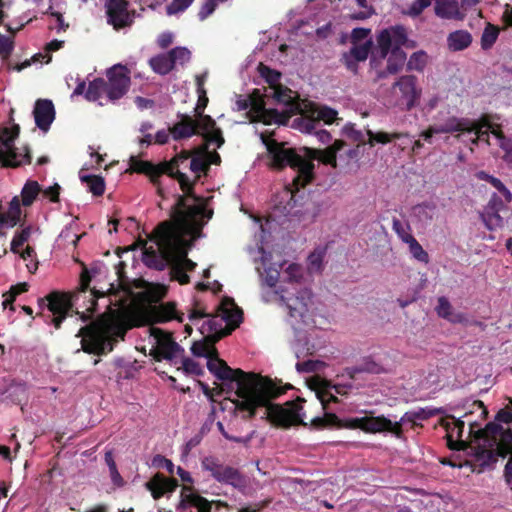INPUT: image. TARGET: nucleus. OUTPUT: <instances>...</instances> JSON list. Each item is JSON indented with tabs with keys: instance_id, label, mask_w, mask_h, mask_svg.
<instances>
[{
	"instance_id": "nucleus-19",
	"label": "nucleus",
	"mask_w": 512,
	"mask_h": 512,
	"mask_svg": "<svg viewBox=\"0 0 512 512\" xmlns=\"http://www.w3.org/2000/svg\"><path fill=\"white\" fill-rule=\"evenodd\" d=\"M45 299L48 302V310L53 314L52 323L56 329H59L62 321L72 309L71 299L67 294L57 291L51 292Z\"/></svg>"
},
{
	"instance_id": "nucleus-60",
	"label": "nucleus",
	"mask_w": 512,
	"mask_h": 512,
	"mask_svg": "<svg viewBox=\"0 0 512 512\" xmlns=\"http://www.w3.org/2000/svg\"><path fill=\"white\" fill-rule=\"evenodd\" d=\"M210 144L211 143H208L205 141L204 145L200 148V150H201L202 154L204 155V157L206 158L207 163H209V166L211 164L220 165L221 157H220L219 153L216 151H213V152L208 151V146Z\"/></svg>"
},
{
	"instance_id": "nucleus-34",
	"label": "nucleus",
	"mask_w": 512,
	"mask_h": 512,
	"mask_svg": "<svg viewBox=\"0 0 512 512\" xmlns=\"http://www.w3.org/2000/svg\"><path fill=\"white\" fill-rule=\"evenodd\" d=\"M326 333L314 328L305 341L306 352H317L326 347Z\"/></svg>"
},
{
	"instance_id": "nucleus-53",
	"label": "nucleus",
	"mask_w": 512,
	"mask_h": 512,
	"mask_svg": "<svg viewBox=\"0 0 512 512\" xmlns=\"http://www.w3.org/2000/svg\"><path fill=\"white\" fill-rule=\"evenodd\" d=\"M194 0H172L170 4L166 6L167 15H176L187 10Z\"/></svg>"
},
{
	"instance_id": "nucleus-4",
	"label": "nucleus",
	"mask_w": 512,
	"mask_h": 512,
	"mask_svg": "<svg viewBox=\"0 0 512 512\" xmlns=\"http://www.w3.org/2000/svg\"><path fill=\"white\" fill-rule=\"evenodd\" d=\"M261 140L270 156L271 167L277 170L290 167L297 171L293 179V185L297 191L314 180V160L331 165L333 168L337 167L336 153L330 147L323 150L310 147L287 148L286 143L278 142L265 133L261 134Z\"/></svg>"
},
{
	"instance_id": "nucleus-52",
	"label": "nucleus",
	"mask_w": 512,
	"mask_h": 512,
	"mask_svg": "<svg viewBox=\"0 0 512 512\" xmlns=\"http://www.w3.org/2000/svg\"><path fill=\"white\" fill-rule=\"evenodd\" d=\"M392 35L394 47L401 48L403 44H407V31L404 26L396 25L388 29Z\"/></svg>"
},
{
	"instance_id": "nucleus-26",
	"label": "nucleus",
	"mask_w": 512,
	"mask_h": 512,
	"mask_svg": "<svg viewBox=\"0 0 512 512\" xmlns=\"http://www.w3.org/2000/svg\"><path fill=\"white\" fill-rule=\"evenodd\" d=\"M434 11L442 19L464 20L465 13L459 8L457 0H436Z\"/></svg>"
},
{
	"instance_id": "nucleus-31",
	"label": "nucleus",
	"mask_w": 512,
	"mask_h": 512,
	"mask_svg": "<svg viewBox=\"0 0 512 512\" xmlns=\"http://www.w3.org/2000/svg\"><path fill=\"white\" fill-rule=\"evenodd\" d=\"M151 69L159 75H167L173 68V60H171L168 53L158 54L149 60Z\"/></svg>"
},
{
	"instance_id": "nucleus-13",
	"label": "nucleus",
	"mask_w": 512,
	"mask_h": 512,
	"mask_svg": "<svg viewBox=\"0 0 512 512\" xmlns=\"http://www.w3.org/2000/svg\"><path fill=\"white\" fill-rule=\"evenodd\" d=\"M197 86L199 97L194 112L195 117L200 119L201 129L205 132L203 139L208 143H216L217 148H221L225 143L222 130L216 126L215 120L210 115L204 114L209 100L202 82L198 81Z\"/></svg>"
},
{
	"instance_id": "nucleus-58",
	"label": "nucleus",
	"mask_w": 512,
	"mask_h": 512,
	"mask_svg": "<svg viewBox=\"0 0 512 512\" xmlns=\"http://www.w3.org/2000/svg\"><path fill=\"white\" fill-rule=\"evenodd\" d=\"M440 413L441 409L439 408H419L418 410L413 411V416L415 420L424 421Z\"/></svg>"
},
{
	"instance_id": "nucleus-56",
	"label": "nucleus",
	"mask_w": 512,
	"mask_h": 512,
	"mask_svg": "<svg viewBox=\"0 0 512 512\" xmlns=\"http://www.w3.org/2000/svg\"><path fill=\"white\" fill-rule=\"evenodd\" d=\"M436 311L439 317L446 319L452 313L453 308L450 302L445 297L438 298V305L436 307Z\"/></svg>"
},
{
	"instance_id": "nucleus-37",
	"label": "nucleus",
	"mask_w": 512,
	"mask_h": 512,
	"mask_svg": "<svg viewBox=\"0 0 512 512\" xmlns=\"http://www.w3.org/2000/svg\"><path fill=\"white\" fill-rule=\"evenodd\" d=\"M102 94L107 95V85L106 80L103 78H95L88 85V88L85 92V98L88 101H97Z\"/></svg>"
},
{
	"instance_id": "nucleus-21",
	"label": "nucleus",
	"mask_w": 512,
	"mask_h": 512,
	"mask_svg": "<svg viewBox=\"0 0 512 512\" xmlns=\"http://www.w3.org/2000/svg\"><path fill=\"white\" fill-rule=\"evenodd\" d=\"M179 117L180 120L169 129L174 140L187 139L193 135L203 137L205 132L201 129L200 119L185 114H180Z\"/></svg>"
},
{
	"instance_id": "nucleus-29",
	"label": "nucleus",
	"mask_w": 512,
	"mask_h": 512,
	"mask_svg": "<svg viewBox=\"0 0 512 512\" xmlns=\"http://www.w3.org/2000/svg\"><path fill=\"white\" fill-rule=\"evenodd\" d=\"M153 336L158 347L151 348L149 352H184L183 348L174 341L171 334L155 328L153 329Z\"/></svg>"
},
{
	"instance_id": "nucleus-14",
	"label": "nucleus",
	"mask_w": 512,
	"mask_h": 512,
	"mask_svg": "<svg viewBox=\"0 0 512 512\" xmlns=\"http://www.w3.org/2000/svg\"><path fill=\"white\" fill-rule=\"evenodd\" d=\"M395 367V360L389 354H368L359 363L346 369L348 375L355 379L358 374L389 373Z\"/></svg>"
},
{
	"instance_id": "nucleus-17",
	"label": "nucleus",
	"mask_w": 512,
	"mask_h": 512,
	"mask_svg": "<svg viewBox=\"0 0 512 512\" xmlns=\"http://www.w3.org/2000/svg\"><path fill=\"white\" fill-rule=\"evenodd\" d=\"M317 397L320 400L325 413L322 417H315L312 419L311 426L317 430L343 427L348 428L347 425L350 423L351 419H349L346 424H342V421L336 414L327 412L331 403L339 402L337 396H335L328 388H322L318 390Z\"/></svg>"
},
{
	"instance_id": "nucleus-12",
	"label": "nucleus",
	"mask_w": 512,
	"mask_h": 512,
	"mask_svg": "<svg viewBox=\"0 0 512 512\" xmlns=\"http://www.w3.org/2000/svg\"><path fill=\"white\" fill-rule=\"evenodd\" d=\"M341 120L338 118V111L322 104L310 103L304 113L294 120V125L302 132L312 133L317 129L320 122L330 125Z\"/></svg>"
},
{
	"instance_id": "nucleus-20",
	"label": "nucleus",
	"mask_w": 512,
	"mask_h": 512,
	"mask_svg": "<svg viewBox=\"0 0 512 512\" xmlns=\"http://www.w3.org/2000/svg\"><path fill=\"white\" fill-rule=\"evenodd\" d=\"M393 89L398 88L401 93V102L407 110L412 109L420 98L421 90L417 88V78L414 75L401 76L394 84Z\"/></svg>"
},
{
	"instance_id": "nucleus-64",
	"label": "nucleus",
	"mask_w": 512,
	"mask_h": 512,
	"mask_svg": "<svg viewBox=\"0 0 512 512\" xmlns=\"http://www.w3.org/2000/svg\"><path fill=\"white\" fill-rule=\"evenodd\" d=\"M371 30L366 28H354L351 32V43L359 44L362 40L366 39Z\"/></svg>"
},
{
	"instance_id": "nucleus-22",
	"label": "nucleus",
	"mask_w": 512,
	"mask_h": 512,
	"mask_svg": "<svg viewBox=\"0 0 512 512\" xmlns=\"http://www.w3.org/2000/svg\"><path fill=\"white\" fill-rule=\"evenodd\" d=\"M33 115L36 126L44 132L48 131L55 119V108L53 102L49 99L36 100Z\"/></svg>"
},
{
	"instance_id": "nucleus-63",
	"label": "nucleus",
	"mask_w": 512,
	"mask_h": 512,
	"mask_svg": "<svg viewBox=\"0 0 512 512\" xmlns=\"http://www.w3.org/2000/svg\"><path fill=\"white\" fill-rule=\"evenodd\" d=\"M323 261L322 252H313L308 257L309 269L313 271H319L321 269Z\"/></svg>"
},
{
	"instance_id": "nucleus-46",
	"label": "nucleus",
	"mask_w": 512,
	"mask_h": 512,
	"mask_svg": "<svg viewBox=\"0 0 512 512\" xmlns=\"http://www.w3.org/2000/svg\"><path fill=\"white\" fill-rule=\"evenodd\" d=\"M480 178L483 180H486L488 183H490L495 189H497L505 198V201L507 203H510L512 201V193L509 191V189L503 184V182L491 175L486 174L485 172L480 173Z\"/></svg>"
},
{
	"instance_id": "nucleus-40",
	"label": "nucleus",
	"mask_w": 512,
	"mask_h": 512,
	"mask_svg": "<svg viewBox=\"0 0 512 512\" xmlns=\"http://www.w3.org/2000/svg\"><path fill=\"white\" fill-rule=\"evenodd\" d=\"M499 28L491 23H487L481 36V48L488 50L492 48L499 36Z\"/></svg>"
},
{
	"instance_id": "nucleus-54",
	"label": "nucleus",
	"mask_w": 512,
	"mask_h": 512,
	"mask_svg": "<svg viewBox=\"0 0 512 512\" xmlns=\"http://www.w3.org/2000/svg\"><path fill=\"white\" fill-rule=\"evenodd\" d=\"M14 49L12 38L0 34V56L3 60H7Z\"/></svg>"
},
{
	"instance_id": "nucleus-23",
	"label": "nucleus",
	"mask_w": 512,
	"mask_h": 512,
	"mask_svg": "<svg viewBox=\"0 0 512 512\" xmlns=\"http://www.w3.org/2000/svg\"><path fill=\"white\" fill-rule=\"evenodd\" d=\"M289 115L285 112H279L277 109H266L265 101L261 97L260 103L254 105V117L251 118L252 122H263L266 125L272 123L286 124L289 120Z\"/></svg>"
},
{
	"instance_id": "nucleus-28",
	"label": "nucleus",
	"mask_w": 512,
	"mask_h": 512,
	"mask_svg": "<svg viewBox=\"0 0 512 512\" xmlns=\"http://www.w3.org/2000/svg\"><path fill=\"white\" fill-rule=\"evenodd\" d=\"M180 507L184 510L190 509V512H211V502L197 493H182Z\"/></svg>"
},
{
	"instance_id": "nucleus-47",
	"label": "nucleus",
	"mask_w": 512,
	"mask_h": 512,
	"mask_svg": "<svg viewBox=\"0 0 512 512\" xmlns=\"http://www.w3.org/2000/svg\"><path fill=\"white\" fill-rule=\"evenodd\" d=\"M392 229L404 243H407L410 239H413L414 237L411 234L410 225L408 223H403L402 221L395 217L392 220Z\"/></svg>"
},
{
	"instance_id": "nucleus-39",
	"label": "nucleus",
	"mask_w": 512,
	"mask_h": 512,
	"mask_svg": "<svg viewBox=\"0 0 512 512\" xmlns=\"http://www.w3.org/2000/svg\"><path fill=\"white\" fill-rule=\"evenodd\" d=\"M81 181L86 183L89 191L94 196H102L105 192V181L103 177L98 175L81 176Z\"/></svg>"
},
{
	"instance_id": "nucleus-6",
	"label": "nucleus",
	"mask_w": 512,
	"mask_h": 512,
	"mask_svg": "<svg viewBox=\"0 0 512 512\" xmlns=\"http://www.w3.org/2000/svg\"><path fill=\"white\" fill-rule=\"evenodd\" d=\"M135 325L127 322L117 325L112 328L113 338L108 332L97 329L94 326L82 327L79 331V335L82 336V351L83 352H106L113 350V342L117 339H124L127 330L131 329ZM76 352H81V349H77Z\"/></svg>"
},
{
	"instance_id": "nucleus-44",
	"label": "nucleus",
	"mask_w": 512,
	"mask_h": 512,
	"mask_svg": "<svg viewBox=\"0 0 512 512\" xmlns=\"http://www.w3.org/2000/svg\"><path fill=\"white\" fill-rule=\"evenodd\" d=\"M428 55L425 51L420 50L417 52H414L408 62H407V69L410 71H418L421 72L424 70L426 64H427Z\"/></svg>"
},
{
	"instance_id": "nucleus-2",
	"label": "nucleus",
	"mask_w": 512,
	"mask_h": 512,
	"mask_svg": "<svg viewBox=\"0 0 512 512\" xmlns=\"http://www.w3.org/2000/svg\"><path fill=\"white\" fill-rule=\"evenodd\" d=\"M185 198L181 197L171 220L159 223L150 235V240L156 244L145 248L144 263L156 270L162 271L170 264L180 265L183 270L193 271L196 263L187 255L192 245L189 236H195L204 225V219H210L212 210H207L203 204L194 205L184 211Z\"/></svg>"
},
{
	"instance_id": "nucleus-35",
	"label": "nucleus",
	"mask_w": 512,
	"mask_h": 512,
	"mask_svg": "<svg viewBox=\"0 0 512 512\" xmlns=\"http://www.w3.org/2000/svg\"><path fill=\"white\" fill-rule=\"evenodd\" d=\"M501 213L502 212L484 208L483 212L480 214V217L488 230H495L497 228L503 227L504 218Z\"/></svg>"
},
{
	"instance_id": "nucleus-61",
	"label": "nucleus",
	"mask_w": 512,
	"mask_h": 512,
	"mask_svg": "<svg viewBox=\"0 0 512 512\" xmlns=\"http://www.w3.org/2000/svg\"><path fill=\"white\" fill-rule=\"evenodd\" d=\"M169 266L172 267L173 278L177 280L181 285H185L190 282V277L180 265L170 264Z\"/></svg>"
},
{
	"instance_id": "nucleus-41",
	"label": "nucleus",
	"mask_w": 512,
	"mask_h": 512,
	"mask_svg": "<svg viewBox=\"0 0 512 512\" xmlns=\"http://www.w3.org/2000/svg\"><path fill=\"white\" fill-rule=\"evenodd\" d=\"M261 93L258 89H255L248 97L239 98L236 101L238 111H244L250 109L251 118L254 117V105L259 104L261 100Z\"/></svg>"
},
{
	"instance_id": "nucleus-8",
	"label": "nucleus",
	"mask_w": 512,
	"mask_h": 512,
	"mask_svg": "<svg viewBox=\"0 0 512 512\" xmlns=\"http://www.w3.org/2000/svg\"><path fill=\"white\" fill-rule=\"evenodd\" d=\"M219 311L221 313L222 320H225L231 327L221 330L217 335L209 336L207 342H195L192 345L190 352H218L213 346L214 342L230 334L231 331L238 327L242 322L243 312L236 305L233 298L224 297L220 303Z\"/></svg>"
},
{
	"instance_id": "nucleus-45",
	"label": "nucleus",
	"mask_w": 512,
	"mask_h": 512,
	"mask_svg": "<svg viewBox=\"0 0 512 512\" xmlns=\"http://www.w3.org/2000/svg\"><path fill=\"white\" fill-rule=\"evenodd\" d=\"M372 48V41L366 40L362 44H352V47L350 48L349 52L350 55L354 58L356 61H365Z\"/></svg>"
},
{
	"instance_id": "nucleus-11",
	"label": "nucleus",
	"mask_w": 512,
	"mask_h": 512,
	"mask_svg": "<svg viewBox=\"0 0 512 512\" xmlns=\"http://www.w3.org/2000/svg\"><path fill=\"white\" fill-rule=\"evenodd\" d=\"M202 469L209 472L210 476L220 484L230 485L240 491L248 486V478L239 469L223 464L216 457H206L202 461Z\"/></svg>"
},
{
	"instance_id": "nucleus-30",
	"label": "nucleus",
	"mask_w": 512,
	"mask_h": 512,
	"mask_svg": "<svg viewBox=\"0 0 512 512\" xmlns=\"http://www.w3.org/2000/svg\"><path fill=\"white\" fill-rule=\"evenodd\" d=\"M472 43V35L467 30H456L447 36V47L450 51L465 50Z\"/></svg>"
},
{
	"instance_id": "nucleus-24",
	"label": "nucleus",
	"mask_w": 512,
	"mask_h": 512,
	"mask_svg": "<svg viewBox=\"0 0 512 512\" xmlns=\"http://www.w3.org/2000/svg\"><path fill=\"white\" fill-rule=\"evenodd\" d=\"M310 302V295L304 291L300 296L288 298L286 300V307L290 318H294L297 321H301L304 324H308V303Z\"/></svg>"
},
{
	"instance_id": "nucleus-25",
	"label": "nucleus",
	"mask_w": 512,
	"mask_h": 512,
	"mask_svg": "<svg viewBox=\"0 0 512 512\" xmlns=\"http://www.w3.org/2000/svg\"><path fill=\"white\" fill-rule=\"evenodd\" d=\"M387 57L386 69L376 71V80L397 74L403 68L407 58L406 53L399 47H393Z\"/></svg>"
},
{
	"instance_id": "nucleus-7",
	"label": "nucleus",
	"mask_w": 512,
	"mask_h": 512,
	"mask_svg": "<svg viewBox=\"0 0 512 512\" xmlns=\"http://www.w3.org/2000/svg\"><path fill=\"white\" fill-rule=\"evenodd\" d=\"M413 411L406 412L399 421L392 422L385 416H365L361 418H352L347 425L350 429H361L367 433H381L390 432L397 438H401L403 434L402 425L405 423H412L415 425V418Z\"/></svg>"
},
{
	"instance_id": "nucleus-18",
	"label": "nucleus",
	"mask_w": 512,
	"mask_h": 512,
	"mask_svg": "<svg viewBox=\"0 0 512 512\" xmlns=\"http://www.w3.org/2000/svg\"><path fill=\"white\" fill-rule=\"evenodd\" d=\"M106 14L108 23L119 30L127 27L133 22V14L128 10L127 0H107Z\"/></svg>"
},
{
	"instance_id": "nucleus-10",
	"label": "nucleus",
	"mask_w": 512,
	"mask_h": 512,
	"mask_svg": "<svg viewBox=\"0 0 512 512\" xmlns=\"http://www.w3.org/2000/svg\"><path fill=\"white\" fill-rule=\"evenodd\" d=\"M20 133L18 124H14L11 128H0V163L3 167L16 168L22 164L31 163V155L29 149L26 148L25 154H19L15 147V139Z\"/></svg>"
},
{
	"instance_id": "nucleus-16",
	"label": "nucleus",
	"mask_w": 512,
	"mask_h": 512,
	"mask_svg": "<svg viewBox=\"0 0 512 512\" xmlns=\"http://www.w3.org/2000/svg\"><path fill=\"white\" fill-rule=\"evenodd\" d=\"M175 162L177 161H163L159 164H153L150 161L140 160L137 156H131L129 159V170L134 173L148 176L152 184L156 186L157 193L164 197L160 177L163 175V172L171 171L169 166Z\"/></svg>"
},
{
	"instance_id": "nucleus-9",
	"label": "nucleus",
	"mask_w": 512,
	"mask_h": 512,
	"mask_svg": "<svg viewBox=\"0 0 512 512\" xmlns=\"http://www.w3.org/2000/svg\"><path fill=\"white\" fill-rule=\"evenodd\" d=\"M439 134L453 132L473 133L475 138L472 140L474 144L479 141L488 143L489 132L492 125L488 117L483 116L479 120L472 121L468 118L450 117L443 124L436 125Z\"/></svg>"
},
{
	"instance_id": "nucleus-38",
	"label": "nucleus",
	"mask_w": 512,
	"mask_h": 512,
	"mask_svg": "<svg viewBox=\"0 0 512 512\" xmlns=\"http://www.w3.org/2000/svg\"><path fill=\"white\" fill-rule=\"evenodd\" d=\"M328 364L320 359H308L299 361L296 364V369L300 373H323Z\"/></svg>"
},
{
	"instance_id": "nucleus-15",
	"label": "nucleus",
	"mask_w": 512,
	"mask_h": 512,
	"mask_svg": "<svg viewBox=\"0 0 512 512\" xmlns=\"http://www.w3.org/2000/svg\"><path fill=\"white\" fill-rule=\"evenodd\" d=\"M107 97L110 101L121 99L131 84L130 70L127 66L116 64L106 72Z\"/></svg>"
},
{
	"instance_id": "nucleus-59",
	"label": "nucleus",
	"mask_w": 512,
	"mask_h": 512,
	"mask_svg": "<svg viewBox=\"0 0 512 512\" xmlns=\"http://www.w3.org/2000/svg\"><path fill=\"white\" fill-rule=\"evenodd\" d=\"M485 208H489L490 210L506 213L508 211L507 205L497 194H493L485 206Z\"/></svg>"
},
{
	"instance_id": "nucleus-3",
	"label": "nucleus",
	"mask_w": 512,
	"mask_h": 512,
	"mask_svg": "<svg viewBox=\"0 0 512 512\" xmlns=\"http://www.w3.org/2000/svg\"><path fill=\"white\" fill-rule=\"evenodd\" d=\"M502 423H512V412L500 409L495 421L487 423L484 428H478L476 422L470 423L469 436L475 443L474 457L482 467L492 466L499 458L509 456L503 469V478L512 490V429L503 427Z\"/></svg>"
},
{
	"instance_id": "nucleus-55",
	"label": "nucleus",
	"mask_w": 512,
	"mask_h": 512,
	"mask_svg": "<svg viewBox=\"0 0 512 512\" xmlns=\"http://www.w3.org/2000/svg\"><path fill=\"white\" fill-rule=\"evenodd\" d=\"M182 370H184V373L190 375L198 376L203 374V368L191 358L182 359Z\"/></svg>"
},
{
	"instance_id": "nucleus-5",
	"label": "nucleus",
	"mask_w": 512,
	"mask_h": 512,
	"mask_svg": "<svg viewBox=\"0 0 512 512\" xmlns=\"http://www.w3.org/2000/svg\"><path fill=\"white\" fill-rule=\"evenodd\" d=\"M191 158V152L187 150L181 151L179 154L174 156L170 161L176 160L177 162L173 163L170 167L171 171L163 172V174L168 175L169 177L178 181L181 190L183 191V195L177 196V201L175 205L172 207L171 213H175L177 209V205L179 203V199L181 197L185 198L184 206L182 209L184 211L188 210L190 207L194 205L202 204L201 198L194 193V186L200 179V175L195 176V179L191 181L189 177L181 171V169L189 168V161Z\"/></svg>"
},
{
	"instance_id": "nucleus-36",
	"label": "nucleus",
	"mask_w": 512,
	"mask_h": 512,
	"mask_svg": "<svg viewBox=\"0 0 512 512\" xmlns=\"http://www.w3.org/2000/svg\"><path fill=\"white\" fill-rule=\"evenodd\" d=\"M388 29L382 30L377 36L378 54L380 60L387 58L394 47L392 35Z\"/></svg>"
},
{
	"instance_id": "nucleus-1",
	"label": "nucleus",
	"mask_w": 512,
	"mask_h": 512,
	"mask_svg": "<svg viewBox=\"0 0 512 512\" xmlns=\"http://www.w3.org/2000/svg\"><path fill=\"white\" fill-rule=\"evenodd\" d=\"M194 355L207 358L208 370L218 379L229 381L231 388L236 389L240 399L235 401V405L239 412L246 413L243 415L244 419H252L256 416L258 408L265 407L266 418L276 426L289 428L303 423L299 414V410L302 409L300 404L289 401L285 407L271 402L292 389L291 384L281 386L269 377L253 372L247 373L242 369H233L218 357L219 354Z\"/></svg>"
},
{
	"instance_id": "nucleus-49",
	"label": "nucleus",
	"mask_w": 512,
	"mask_h": 512,
	"mask_svg": "<svg viewBox=\"0 0 512 512\" xmlns=\"http://www.w3.org/2000/svg\"><path fill=\"white\" fill-rule=\"evenodd\" d=\"M31 232L32 230L30 226L25 227L20 232H16L11 241L10 250L13 253H19V248L29 240Z\"/></svg>"
},
{
	"instance_id": "nucleus-51",
	"label": "nucleus",
	"mask_w": 512,
	"mask_h": 512,
	"mask_svg": "<svg viewBox=\"0 0 512 512\" xmlns=\"http://www.w3.org/2000/svg\"><path fill=\"white\" fill-rule=\"evenodd\" d=\"M258 70H259L260 75L265 79V81L270 86L273 87L276 84H278V82L280 81V78H281L280 72H278L274 69H271L270 67H268L262 63H260Z\"/></svg>"
},
{
	"instance_id": "nucleus-62",
	"label": "nucleus",
	"mask_w": 512,
	"mask_h": 512,
	"mask_svg": "<svg viewBox=\"0 0 512 512\" xmlns=\"http://www.w3.org/2000/svg\"><path fill=\"white\" fill-rule=\"evenodd\" d=\"M343 133L347 137L351 138L354 141L363 142L364 143V135H363V133L361 131H359V130H356L354 125H352V124H346L343 127Z\"/></svg>"
},
{
	"instance_id": "nucleus-42",
	"label": "nucleus",
	"mask_w": 512,
	"mask_h": 512,
	"mask_svg": "<svg viewBox=\"0 0 512 512\" xmlns=\"http://www.w3.org/2000/svg\"><path fill=\"white\" fill-rule=\"evenodd\" d=\"M41 188L38 182L28 181L21 191L22 204L24 206H30L36 199Z\"/></svg>"
},
{
	"instance_id": "nucleus-33",
	"label": "nucleus",
	"mask_w": 512,
	"mask_h": 512,
	"mask_svg": "<svg viewBox=\"0 0 512 512\" xmlns=\"http://www.w3.org/2000/svg\"><path fill=\"white\" fill-rule=\"evenodd\" d=\"M367 135L369 137L368 144L370 146H374L375 143L388 144L393 140L409 137L408 133L403 132L387 133L380 131L375 133L372 130H367Z\"/></svg>"
},
{
	"instance_id": "nucleus-48",
	"label": "nucleus",
	"mask_w": 512,
	"mask_h": 512,
	"mask_svg": "<svg viewBox=\"0 0 512 512\" xmlns=\"http://www.w3.org/2000/svg\"><path fill=\"white\" fill-rule=\"evenodd\" d=\"M406 244L409 247V252L416 260L425 264L429 262L428 253L423 249V247L415 237H413V239H410Z\"/></svg>"
},
{
	"instance_id": "nucleus-27",
	"label": "nucleus",
	"mask_w": 512,
	"mask_h": 512,
	"mask_svg": "<svg viewBox=\"0 0 512 512\" xmlns=\"http://www.w3.org/2000/svg\"><path fill=\"white\" fill-rule=\"evenodd\" d=\"M176 487V480L167 479L161 474H156L147 483V488L155 500L160 499L165 493L172 492Z\"/></svg>"
},
{
	"instance_id": "nucleus-50",
	"label": "nucleus",
	"mask_w": 512,
	"mask_h": 512,
	"mask_svg": "<svg viewBox=\"0 0 512 512\" xmlns=\"http://www.w3.org/2000/svg\"><path fill=\"white\" fill-rule=\"evenodd\" d=\"M171 60H173V65L175 66L177 63L180 65H184L189 62L191 59V52L186 47H175L168 52Z\"/></svg>"
},
{
	"instance_id": "nucleus-32",
	"label": "nucleus",
	"mask_w": 512,
	"mask_h": 512,
	"mask_svg": "<svg viewBox=\"0 0 512 512\" xmlns=\"http://www.w3.org/2000/svg\"><path fill=\"white\" fill-rule=\"evenodd\" d=\"M449 419V416H447L445 419L440 420V425L446 431L447 447L453 451H463L467 448L468 445L463 440L453 439L455 430H453L452 420L449 421Z\"/></svg>"
},
{
	"instance_id": "nucleus-57",
	"label": "nucleus",
	"mask_w": 512,
	"mask_h": 512,
	"mask_svg": "<svg viewBox=\"0 0 512 512\" xmlns=\"http://www.w3.org/2000/svg\"><path fill=\"white\" fill-rule=\"evenodd\" d=\"M218 4L219 2L216 0H205L198 12V18L202 21L205 20L215 11Z\"/></svg>"
},
{
	"instance_id": "nucleus-43",
	"label": "nucleus",
	"mask_w": 512,
	"mask_h": 512,
	"mask_svg": "<svg viewBox=\"0 0 512 512\" xmlns=\"http://www.w3.org/2000/svg\"><path fill=\"white\" fill-rule=\"evenodd\" d=\"M189 169L197 175H200L201 172L207 173L209 170V163H207L206 158L202 154L201 150L198 149L196 151V155L192 156L189 161Z\"/></svg>"
}]
</instances>
